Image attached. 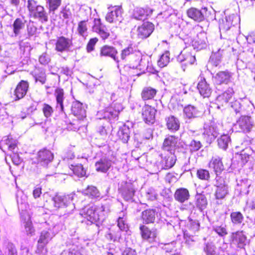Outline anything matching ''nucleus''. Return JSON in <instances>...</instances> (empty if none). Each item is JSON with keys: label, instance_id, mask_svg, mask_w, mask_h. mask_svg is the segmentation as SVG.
Returning <instances> with one entry per match:
<instances>
[{"label": "nucleus", "instance_id": "f257e3e1", "mask_svg": "<svg viewBox=\"0 0 255 255\" xmlns=\"http://www.w3.org/2000/svg\"><path fill=\"white\" fill-rule=\"evenodd\" d=\"M27 7L29 18L38 19L42 22L48 21V16L46 9L43 6L39 4L37 0H28Z\"/></svg>", "mask_w": 255, "mask_h": 255}, {"label": "nucleus", "instance_id": "f03ea898", "mask_svg": "<svg viewBox=\"0 0 255 255\" xmlns=\"http://www.w3.org/2000/svg\"><path fill=\"white\" fill-rule=\"evenodd\" d=\"M178 137L174 135H170L166 137L162 144L163 152L161 154V157L163 159H173L175 149L177 146Z\"/></svg>", "mask_w": 255, "mask_h": 255}, {"label": "nucleus", "instance_id": "7ed1b4c3", "mask_svg": "<svg viewBox=\"0 0 255 255\" xmlns=\"http://www.w3.org/2000/svg\"><path fill=\"white\" fill-rule=\"evenodd\" d=\"M109 11L106 15V20L110 23L121 22L122 18V5L120 4H110L108 7Z\"/></svg>", "mask_w": 255, "mask_h": 255}, {"label": "nucleus", "instance_id": "20e7f679", "mask_svg": "<svg viewBox=\"0 0 255 255\" xmlns=\"http://www.w3.org/2000/svg\"><path fill=\"white\" fill-rule=\"evenodd\" d=\"M157 110L155 107L145 104L141 110V117L143 121L148 125H151L155 121Z\"/></svg>", "mask_w": 255, "mask_h": 255}, {"label": "nucleus", "instance_id": "39448f33", "mask_svg": "<svg viewBox=\"0 0 255 255\" xmlns=\"http://www.w3.org/2000/svg\"><path fill=\"white\" fill-rule=\"evenodd\" d=\"M154 30V25L151 22H143L138 26L137 30V36L141 39L148 37Z\"/></svg>", "mask_w": 255, "mask_h": 255}, {"label": "nucleus", "instance_id": "423d86ee", "mask_svg": "<svg viewBox=\"0 0 255 255\" xmlns=\"http://www.w3.org/2000/svg\"><path fill=\"white\" fill-rule=\"evenodd\" d=\"M207 11L206 7L198 9L194 7L189 8L186 11L188 17L197 22H201L205 19V15Z\"/></svg>", "mask_w": 255, "mask_h": 255}, {"label": "nucleus", "instance_id": "0eeeda50", "mask_svg": "<svg viewBox=\"0 0 255 255\" xmlns=\"http://www.w3.org/2000/svg\"><path fill=\"white\" fill-rule=\"evenodd\" d=\"M236 126L238 127L239 131L249 132L254 127V122L250 116H242L237 121Z\"/></svg>", "mask_w": 255, "mask_h": 255}, {"label": "nucleus", "instance_id": "6e6552de", "mask_svg": "<svg viewBox=\"0 0 255 255\" xmlns=\"http://www.w3.org/2000/svg\"><path fill=\"white\" fill-rule=\"evenodd\" d=\"M29 87L27 81L22 80L19 81L13 91L14 101H18L23 98L26 95Z\"/></svg>", "mask_w": 255, "mask_h": 255}, {"label": "nucleus", "instance_id": "1a4fd4ad", "mask_svg": "<svg viewBox=\"0 0 255 255\" xmlns=\"http://www.w3.org/2000/svg\"><path fill=\"white\" fill-rule=\"evenodd\" d=\"M232 73L228 70L220 71L213 76V80L216 86L222 84H228L231 81Z\"/></svg>", "mask_w": 255, "mask_h": 255}, {"label": "nucleus", "instance_id": "9d476101", "mask_svg": "<svg viewBox=\"0 0 255 255\" xmlns=\"http://www.w3.org/2000/svg\"><path fill=\"white\" fill-rule=\"evenodd\" d=\"M231 240L232 244L240 249H244L248 243L247 237L243 231L232 233L231 235Z\"/></svg>", "mask_w": 255, "mask_h": 255}, {"label": "nucleus", "instance_id": "9b49d317", "mask_svg": "<svg viewBox=\"0 0 255 255\" xmlns=\"http://www.w3.org/2000/svg\"><path fill=\"white\" fill-rule=\"evenodd\" d=\"M93 29L97 34L99 35L103 40H106L109 38L110 33L108 30L102 23L100 18H95Z\"/></svg>", "mask_w": 255, "mask_h": 255}, {"label": "nucleus", "instance_id": "f8f14e48", "mask_svg": "<svg viewBox=\"0 0 255 255\" xmlns=\"http://www.w3.org/2000/svg\"><path fill=\"white\" fill-rule=\"evenodd\" d=\"M197 89L200 95L203 98H210L213 92L212 89L210 87V84L207 83L206 79L204 77L201 78L200 81L198 82Z\"/></svg>", "mask_w": 255, "mask_h": 255}, {"label": "nucleus", "instance_id": "ddd939ff", "mask_svg": "<svg viewBox=\"0 0 255 255\" xmlns=\"http://www.w3.org/2000/svg\"><path fill=\"white\" fill-rule=\"evenodd\" d=\"M118 53V52L116 48L112 46L104 45L100 49V55L101 56L111 57L117 62H119L117 56Z\"/></svg>", "mask_w": 255, "mask_h": 255}, {"label": "nucleus", "instance_id": "4468645a", "mask_svg": "<svg viewBox=\"0 0 255 255\" xmlns=\"http://www.w3.org/2000/svg\"><path fill=\"white\" fill-rule=\"evenodd\" d=\"M153 9L148 6L136 7L133 12V17L137 20L146 19L153 12Z\"/></svg>", "mask_w": 255, "mask_h": 255}, {"label": "nucleus", "instance_id": "2eb2a0df", "mask_svg": "<svg viewBox=\"0 0 255 255\" xmlns=\"http://www.w3.org/2000/svg\"><path fill=\"white\" fill-rule=\"evenodd\" d=\"M50 233L47 231H43L40 233L39 239L37 241L36 252L38 254H41L43 251L47 252L46 247L48 243V238Z\"/></svg>", "mask_w": 255, "mask_h": 255}, {"label": "nucleus", "instance_id": "dca6fc26", "mask_svg": "<svg viewBox=\"0 0 255 255\" xmlns=\"http://www.w3.org/2000/svg\"><path fill=\"white\" fill-rule=\"evenodd\" d=\"M234 94V91L232 88H228L226 91L217 97V101L218 104L221 106L226 105L232 100Z\"/></svg>", "mask_w": 255, "mask_h": 255}, {"label": "nucleus", "instance_id": "f3484780", "mask_svg": "<svg viewBox=\"0 0 255 255\" xmlns=\"http://www.w3.org/2000/svg\"><path fill=\"white\" fill-rule=\"evenodd\" d=\"M71 45V40L64 36L58 37L55 43V49L58 52L67 51Z\"/></svg>", "mask_w": 255, "mask_h": 255}, {"label": "nucleus", "instance_id": "a211bd4d", "mask_svg": "<svg viewBox=\"0 0 255 255\" xmlns=\"http://www.w3.org/2000/svg\"><path fill=\"white\" fill-rule=\"evenodd\" d=\"M166 126L168 130L175 132L179 129L180 124L179 120L174 116H169L165 118Z\"/></svg>", "mask_w": 255, "mask_h": 255}, {"label": "nucleus", "instance_id": "6ab92c4d", "mask_svg": "<svg viewBox=\"0 0 255 255\" xmlns=\"http://www.w3.org/2000/svg\"><path fill=\"white\" fill-rule=\"evenodd\" d=\"M157 90L151 87H145L141 92V98L143 101L152 100L156 96Z\"/></svg>", "mask_w": 255, "mask_h": 255}, {"label": "nucleus", "instance_id": "aec40b11", "mask_svg": "<svg viewBox=\"0 0 255 255\" xmlns=\"http://www.w3.org/2000/svg\"><path fill=\"white\" fill-rule=\"evenodd\" d=\"M141 236L144 240H147L149 242H151L156 237V230L155 229L150 230L147 227L142 225L140 227Z\"/></svg>", "mask_w": 255, "mask_h": 255}, {"label": "nucleus", "instance_id": "412c9836", "mask_svg": "<svg viewBox=\"0 0 255 255\" xmlns=\"http://www.w3.org/2000/svg\"><path fill=\"white\" fill-rule=\"evenodd\" d=\"M26 20L24 17H17L12 24V31L15 36L18 35L25 27Z\"/></svg>", "mask_w": 255, "mask_h": 255}, {"label": "nucleus", "instance_id": "4be33fe9", "mask_svg": "<svg viewBox=\"0 0 255 255\" xmlns=\"http://www.w3.org/2000/svg\"><path fill=\"white\" fill-rule=\"evenodd\" d=\"M218 134V132L216 131L214 126H210L205 129L203 133V137L207 143H211L215 140Z\"/></svg>", "mask_w": 255, "mask_h": 255}, {"label": "nucleus", "instance_id": "5701e85b", "mask_svg": "<svg viewBox=\"0 0 255 255\" xmlns=\"http://www.w3.org/2000/svg\"><path fill=\"white\" fill-rule=\"evenodd\" d=\"M174 196L176 201L180 203H184L189 199L190 194L187 189L180 188L176 190Z\"/></svg>", "mask_w": 255, "mask_h": 255}, {"label": "nucleus", "instance_id": "b1692460", "mask_svg": "<svg viewBox=\"0 0 255 255\" xmlns=\"http://www.w3.org/2000/svg\"><path fill=\"white\" fill-rule=\"evenodd\" d=\"M81 215L91 223L96 221L98 218L96 217L95 209L93 207H86L83 209Z\"/></svg>", "mask_w": 255, "mask_h": 255}, {"label": "nucleus", "instance_id": "393cba45", "mask_svg": "<svg viewBox=\"0 0 255 255\" xmlns=\"http://www.w3.org/2000/svg\"><path fill=\"white\" fill-rule=\"evenodd\" d=\"M57 107L60 106L61 111H64V91L61 88H57L54 91Z\"/></svg>", "mask_w": 255, "mask_h": 255}, {"label": "nucleus", "instance_id": "a878e982", "mask_svg": "<svg viewBox=\"0 0 255 255\" xmlns=\"http://www.w3.org/2000/svg\"><path fill=\"white\" fill-rule=\"evenodd\" d=\"M81 11V34L86 31L88 26H90V22L89 21V18H91L90 10L88 12L85 11V14H82Z\"/></svg>", "mask_w": 255, "mask_h": 255}, {"label": "nucleus", "instance_id": "bb28decb", "mask_svg": "<svg viewBox=\"0 0 255 255\" xmlns=\"http://www.w3.org/2000/svg\"><path fill=\"white\" fill-rule=\"evenodd\" d=\"M122 194L126 200L130 199L134 194V190L132 184L126 183L125 186L122 189Z\"/></svg>", "mask_w": 255, "mask_h": 255}, {"label": "nucleus", "instance_id": "cd10ccee", "mask_svg": "<svg viewBox=\"0 0 255 255\" xmlns=\"http://www.w3.org/2000/svg\"><path fill=\"white\" fill-rule=\"evenodd\" d=\"M155 211L154 210H146L142 212L141 219L146 224L153 223L155 219Z\"/></svg>", "mask_w": 255, "mask_h": 255}, {"label": "nucleus", "instance_id": "c85d7f7f", "mask_svg": "<svg viewBox=\"0 0 255 255\" xmlns=\"http://www.w3.org/2000/svg\"><path fill=\"white\" fill-rule=\"evenodd\" d=\"M194 45L198 48H202L206 46L207 42V37L204 32H200L194 39Z\"/></svg>", "mask_w": 255, "mask_h": 255}, {"label": "nucleus", "instance_id": "c756f323", "mask_svg": "<svg viewBox=\"0 0 255 255\" xmlns=\"http://www.w3.org/2000/svg\"><path fill=\"white\" fill-rule=\"evenodd\" d=\"M183 111L186 117L189 119L197 117L199 113L197 108L191 105L185 107Z\"/></svg>", "mask_w": 255, "mask_h": 255}, {"label": "nucleus", "instance_id": "7c9ffc66", "mask_svg": "<svg viewBox=\"0 0 255 255\" xmlns=\"http://www.w3.org/2000/svg\"><path fill=\"white\" fill-rule=\"evenodd\" d=\"M141 60V54L139 51L134 50L133 54L131 55L130 58L128 60L130 66L133 67H137Z\"/></svg>", "mask_w": 255, "mask_h": 255}, {"label": "nucleus", "instance_id": "2f4dec72", "mask_svg": "<svg viewBox=\"0 0 255 255\" xmlns=\"http://www.w3.org/2000/svg\"><path fill=\"white\" fill-rule=\"evenodd\" d=\"M230 141L231 138L230 136L228 134H223L218 139V144L220 148L226 150Z\"/></svg>", "mask_w": 255, "mask_h": 255}, {"label": "nucleus", "instance_id": "473e14b6", "mask_svg": "<svg viewBox=\"0 0 255 255\" xmlns=\"http://www.w3.org/2000/svg\"><path fill=\"white\" fill-rule=\"evenodd\" d=\"M135 49L132 44H129L127 47L123 49L121 53V57L123 60H128L134 51Z\"/></svg>", "mask_w": 255, "mask_h": 255}, {"label": "nucleus", "instance_id": "72a5a7b5", "mask_svg": "<svg viewBox=\"0 0 255 255\" xmlns=\"http://www.w3.org/2000/svg\"><path fill=\"white\" fill-rule=\"evenodd\" d=\"M95 166L97 171L105 172L111 166V163L108 160H99L96 163Z\"/></svg>", "mask_w": 255, "mask_h": 255}, {"label": "nucleus", "instance_id": "f704fd0d", "mask_svg": "<svg viewBox=\"0 0 255 255\" xmlns=\"http://www.w3.org/2000/svg\"><path fill=\"white\" fill-rule=\"evenodd\" d=\"M83 193L92 198L100 196V192L97 188L93 186H88L86 189L83 190Z\"/></svg>", "mask_w": 255, "mask_h": 255}, {"label": "nucleus", "instance_id": "c9c22d12", "mask_svg": "<svg viewBox=\"0 0 255 255\" xmlns=\"http://www.w3.org/2000/svg\"><path fill=\"white\" fill-rule=\"evenodd\" d=\"M231 220L234 225L241 224L244 220L243 214L240 212H233L230 215Z\"/></svg>", "mask_w": 255, "mask_h": 255}, {"label": "nucleus", "instance_id": "e433bc0d", "mask_svg": "<svg viewBox=\"0 0 255 255\" xmlns=\"http://www.w3.org/2000/svg\"><path fill=\"white\" fill-rule=\"evenodd\" d=\"M4 142L7 146L8 149L10 151L14 152L17 147V141L13 138L11 135L7 136Z\"/></svg>", "mask_w": 255, "mask_h": 255}, {"label": "nucleus", "instance_id": "4c0bfd02", "mask_svg": "<svg viewBox=\"0 0 255 255\" xmlns=\"http://www.w3.org/2000/svg\"><path fill=\"white\" fill-rule=\"evenodd\" d=\"M209 166L214 169L217 175L220 174L224 169V166L221 160H213L210 162Z\"/></svg>", "mask_w": 255, "mask_h": 255}, {"label": "nucleus", "instance_id": "58836bf2", "mask_svg": "<svg viewBox=\"0 0 255 255\" xmlns=\"http://www.w3.org/2000/svg\"><path fill=\"white\" fill-rule=\"evenodd\" d=\"M36 81H39L42 84H44L46 81L45 72L42 69L38 68L34 71V75Z\"/></svg>", "mask_w": 255, "mask_h": 255}, {"label": "nucleus", "instance_id": "ea45409f", "mask_svg": "<svg viewBox=\"0 0 255 255\" xmlns=\"http://www.w3.org/2000/svg\"><path fill=\"white\" fill-rule=\"evenodd\" d=\"M170 54L168 52L163 53L158 60L157 64L160 67L166 66L170 62Z\"/></svg>", "mask_w": 255, "mask_h": 255}, {"label": "nucleus", "instance_id": "a19ab883", "mask_svg": "<svg viewBox=\"0 0 255 255\" xmlns=\"http://www.w3.org/2000/svg\"><path fill=\"white\" fill-rule=\"evenodd\" d=\"M227 194V187L225 185L217 186L216 191V197L217 199H223Z\"/></svg>", "mask_w": 255, "mask_h": 255}, {"label": "nucleus", "instance_id": "79ce46f5", "mask_svg": "<svg viewBox=\"0 0 255 255\" xmlns=\"http://www.w3.org/2000/svg\"><path fill=\"white\" fill-rule=\"evenodd\" d=\"M38 156L40 159H53L54 158V155L51 151L45 148L38 152Z\"/></svg>", "mask_w": 255, "mask_h": 255}, {"label": "nucleus", "instance_id": "37998d69", "mask_svg": "<svg viewBox=\"0 0 255 255\" xmlns=\"http://www.w3.org/2000/svg\"><path fill=\"white\" fill-rule=\"evenodd\" d=\"M49 12H54L61 4V0H47Z\"/></svg>", "mask_w": 255, "mask_h": 255}, {"label": "nucleus", "instance_id": "c03bdc74", "mask_svg": "<svg viewBox=\"0 0 255 255\" xmlns=\"http://www.w3.org/2000/svg\"><path fill=\"white\" fill-rule=\"evenodd\" d=\"M42 111L44 117L46 118L51 117L54 112L53 108L46 103L43 104Z\"/></svg>", "mask_w": 255, "mask_h": 255}, {"label": "nucleus", "instance_id": "a18cd8bd", "mask_svg": "<svg viewBox=\"0 0 255 255\" xmlns=\"http://www.w3.org/2000/svg\"><path fill=\"white\" fill-rule=\"evenodd\" d=\"M196 205L200 210L204 209L207 205L206 198L203 196H199L197 199Z\"/></svg>", "mask_w": 255, "mask_h": 255}, {"label": "nucleus", "instance_id": "49530a36", "mask_svg": "<svg viewBox=\"0 0 255 255\" xmlns=\"http://www.w3.org/2000/svg\"><path fill=\"white\" fill-rule=\"evenodd\" d=\"M119 139L123 143H127L129 139V135L128 132H125L124 129H120L118 132Z\"/></svg>", "mask_w": 255, "mask_h": 255}, {"label": "nucleus", "instance_id": "de8ad7c7", "mask_svg": "<svg viewBox=\"0 0 255 255\" xmlns=\"http://www.w3.org/2000/svg\"><path fill=\"white\" fill-rule=\"evenodd\" d=\"M199 223L197 220H189V223L188 224V227L189 229L193 233H195L199 229Z\"/></svg>", "mask_w": 255, "mask_h": 255}, {"label": "nucleus", "instance_id": "09e8293b", "mask_svg": "<svg viewBox=\"0 0 255 255\" xmlns=\"http://www.w3.org/2000/svg\"><path fill=\"white\" fill-rule=\"evenodd\" d=\"M213 229L221 237L225 236L228 234L225 225L216 226L214 227Z\"/></svg>", "mask_w": 255, "mask_h": 255}, {"label": "nucleus", "instance_id": "8fccbe9b", "mask_svg": "<svg viewBox=\"0 0 255 255\" xmlns=\"http://www.w3.org/2000/svg\"><path fill=\"white\" fill-rule=\"evenodd\" d=\"M54 206L58 209L65 206L64 198L60 196L56 195L53 198Z\"/></svg>", "mask_w": 255, "mask_h": 255}, {"label": "nucleus", "instance_id": "3c124183", "mask_svg": "<svg viewBox=\"0 0 255 255\" xmlns=\"http://www.w3.org/2000/svg\"><path fill=\"white\" fill-rule=\"evenodd\" d=\"M24 228L27 235L32 236L34 234L35 230L33 227L31 221L28 220L25 222Z\"/></svg>", "mask_w": 255, "mask_h": 255}, {"label": "nucleus", "instance_id": "603ef678", "mask_svg": "<svg viewBox=\"0 0 255 255\" xmlns=\"http://www.w3.org/2000/svg\"><path fill=\"white\" fill-rule=\"evenodd\" d=\"M98 41L99 39L97 37L92 38L89 40L86 46V50L88 52H91L95 49V46Z\"/></svg>", "mask_w": 255, "mask_h": 255}, {"label": "nucleus", "instance_id": "864d4df0", "mask_svg": "<svg viewBox=\"0 0 255 255\" xmlns=\"http://www.w3.org/2000/svg\"><path fill=\"white\" fill-rule=\"evenodd\" d=\"M118 226L122 231H127L128 228L126 220L121 216L118 218Z\"/></svg>", "mask_w": 255, "mask_h": 255}, {"label": "nucleus", "instance_id": "5fc2aeb1", "mask_svg": "<svg viewBox=\"0 0 255 255\" xmlns=\"http://www.w3.org/2000/svg\"><path fill=\"white\" fill-rule=\"evenodd\" d=\"M201 147L202 144L199 141L192 140L189 144L190 150L193 151L198 150Z\"/></svg>", "mask_w": 255, "mask_h": 255}, {"label": "nucleus", "instance_id": "6e6d98bb", "mask_svg": "<svg viewBox=\"0 0 255 255\" xmlns=\"http://www.w3.org/2000/svg\"><path fill=\"white\" fill-rule=\"evenodd\" d=\"M198 177L202 180H208L210 175L208 171L205 169H199L197 171Z\"/></svg>", "mask_w": 255, "mask_h": 255}, {"label": "nucleus", "instance_id": "4d7b16f0", "mask_svg": "<svg viewBox=\"0 0 255 255\" xmlns=\"http://www.w3.org/2000/svg\"><path fill=\"white\" fill-rule=\"evenodd\" d=\"M71 112L75 116L80 115V102L79 101L73 102L71 107Z\"/></svg>", "mask_w": 255, "mask_h": 255}, {"label": "nucleus", "instance_id": "13d9d810", "mask_svg": "<svg viewBox=\"0 0 255 255\" xmlns=\"http://www.w3.org/2000/svg\"><path fill=\"white\" fill-rule=\"evenodd\" d=\"M250 153V150L246 148L241 150L240 153H236V154L239 155V158L241 159H247L250 158L251 156Z\"/></svg>", "mask_w": 255, "mask_h": 255}, {"label": "nucleus", "instance_id": "bf43d9fd", "mask_svg": "<svg viewBox=\"0 0 255 255\" xmlns=\"http://www.w3.org/2000/svg\"><path fill=\"white\" fill-rule=\"evenodd\" d=\"M175 163V160H161V168L168 169L172 167Z\"/></svg>", "mask_w": 255, "mask_h": 255}, {"label": "nucleus", "instance_id": "052dcab7", "mask_svg": "<svg viewBox=\"0 0 255 255\" xmlns=\"http://www.w3.org/2000/svg\"><path fill=\"white\" fill-rule=\"evenodd\" d=\"M105 113H108L109 115H108L109 118H115L118 116L119 111L115 110L112 107H108L105 110Z\"/></svg>", "mask_w": 255, "mask_h": 255}, {"label": "nucleus", "instance_id": "680f3d73", "mask_svg": "<svg viewBox=\"0 0 255 255\" xmlns=\"http://www.w3.org/2000/svg\"><path fill=\"white\" fill-rule=\"evenodd\" d=\"M106 237L108 240L115 242L120 239L121 235H120L119 233L118 232L116 236H114L113 233L110 232L106 234Z\"/></svg>", "mask_w": 255, "mask_h": 255}, {"label": "nucleus", "instance_id": "e2e57ef3", "mask_svg": "<svg viewBox=\"0 0 255 255\" xmlns=\"http://www.w3.org/2000/svg\"><path fill=\"white\" fill-rule=\"evenodd\" d=\"M231 26V24L227 21H223L222 23L220 24V29L224 32L228 31Z\"/></svg>", "mask_w": 255, "mask_h": 255}, {"label": "nucleus", "instance_id": "0e129e2a", "mask_svg": "<svg viewBox=\"0 0 255 255\" xmlns=\"http://www.w3.org/2000/svg\"><path fill=\"white\" fill-rule=\"evenodd\" d=\"M42 193V188L41 187H35L33 191V195L34 198L40 197Z\"/></svg>", "mask_w": 255, "mask_h": 255}, {"label": "nucleus", "instance_id": "69168bd1", "mask_svg": "<svg viewBox=\"0 0 255 255\" xmlns=\"http://www.w3.org/2000/svg\"><path fill=\"white\" fill-rule=\"evenodd\" d=\"M232 108L234 110L235 113L236 114L240 113L241 112V108L240 107V104L237 101H235L232 103Z\"/></svg>", "mask_w": 255, "mask_h": 255}, {"label": "nucleus", "instance_id": "338daca9", "mask_svg": "<svg viewBox=\"0 0 255 255\" xmlns=\"http://www.w3.org/2000/svg\"><path fill=\"white\" fill-rule=\"evenodd\" d=\"M98 132L103 137H105L108 135L107 128L106 126H101L99 128Z\"/></svg>", "mask_w": 255, "mask_h": 255}, {"label": "nucleus", "instance_id": "774afa93", "mask_svg": "<svg viewBox=\"0 0 255 255\" xmlns=\"http://www.w3.org/2000/svg\"><path fill=\"white\" fill-rule=\"evenodd\" d=\"M215 248L211 245H207L205 251L208 255H212L214 252Z\"/></svg>", "mask_w": 255, "mask_h": 255}]
</instances>
